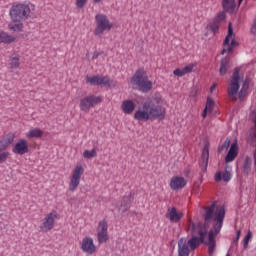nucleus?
Instances as JSON below:
<instances>
[{
  "mask_svg": "<svg viewBox=\"0 0 256 256\" xmlns=\"http://www.w3.org/2000/svg\"><path fill=\"white\" fill-rule=\"evenodd\" d=\"M206 209V213L203 215L205 223H209V221H214L213 229L208 233L207 237V227L203 223H198L197 225L193 223V221H189L188 231L192 236L190 240L187 241L191 251H195V248L204 243V245L208 246L209 255H213L215 252V235L220 233L223 228V221H225V206L217 205V202L214 201L208 208Z\"/></svg>",
  "mask_w": 256,
  "mask_h": 256,
  "instance_id": "nucleus-1",
  "label": "nucleus"
},
{
  "mask_svg": "<svg viewBox=\"0 0 256 256\" xmlns=\"http://www.w3.org/2000/svg\"><path fill=\"white\" fill-rule=\"evenodd\" d=\"M167 111L163 107V98L156 96L144 103H142V107H139L138 110L134 114V119L136 121H163L165 119V115Z\"/></svg>",
  "mask_w": 256,
  "mask_h": 256,
  "instance_id": "nucleus-2",
  "label": "nucleus"
},
{
  "mask_svg": "<svg viewBox=\"0 0 256 256\" xmlns=\"http://www.w3.org/2000/svg\"><path fill=\"white\" fill-rule=\"evenodd\" d=\"M131 83L138 87L142 93H149L153 89V82L149 80L147 71L144 68L138 69L131 78Z\"/></svg>",
  "mask_w": 256,
  "mask_h": 256,
  "instance_id": "nucleus-3",
  "label": "nucleus"
},
{
  "mask_svg": "<svg viewBox=\"0 0 256 256\" xmlns=\"http://www.w3.org/2000/svg\"><path fill=\"white\" fill-rule=\"evenodd\" d=\"M33 4H15L10 9V17L12 21H25L31 15Z\"/></svg>",
  "mask_w": 256,
  "mask_h": 256,
  "instance_id": "nucleus-4",
  "label": "nucleus"
},
{
  "mask_svg": "<svg viewBox=\"0 0 256 256\" xmlns=\"http://www.w3.org/2000/svg\"><path fill=\"white\" fill-rule=\"evenodd\" d=\"M96 21V28L94 30V35L96 37H101L105 31H111L113 29V23L109 21V18H107V15L105 14H97L95 16Z\"/></svg>",
  "mask_w": 256,
  "mask_h": 256,
  "instance_id": "nucleus-5",
  "label": "nucleus"
},
{
  "mask_svg": "<svg viewBox=\"0 0 256 256\" xmlns=\"http://www.w3.org/2000/svg\"><path fill=\"white\" fill-rule=\"evenodd\" d=\"M101 97L90 95L82 98L80 100V111H84L85 113H89L90 109H93L96 105L101 103Z\"/></svg>",
  "mask_w": 256,
  "mask_h": 256,
  "instance_id": "nucleus-6",
  "label": "nucleus"
},
{
  "mask_svg": "<svg viewBox=\"0 0 256 256\" xmlns=\"http://www.w3.org/2000/svg\"><path fill=\"white\" fill-rule=\"evenodd\" d=\"M239 81H241V77L239 76V68H236L232 74L231 81L228 86V95L231 99H234L235 95L239 93Z\"/></svg>",
  "mask_w": 256,
  "mask_h": 256,
  "instance_id": "nucleus-7",
  "label": "nucleus"
},
{
  "mask_svg": "<svg viewBox=\"0 0 256 256\" xmlns=\"http://www.w3.org/2000/svg\"><path fill=\"white\" fill-rule=\"evenodd\" d=\"M59 217V214L57 212H51L47 214L40 224V229L43 231V233H49L55 227V221Z\"/></svg>",
  "mask_w": 256,
  "mask_h": 256,
  "instance_id": "nucleus-8",
  "label": "nucleus"
},
{
  "mask_svg": "<svg viewBox=\"0 0 256 256\" xmlns=\"http://www.w3.org/2000/svg\"><path fill=\"white\" fill-rule=\"evenodd\" d=\"M83 166L77 165L75 169L72 172V176L70 178V183H69V190L70 191H75L79 187V183H81V176L84 173Z\"/></svg>",
  "mask_w": 256,
  "mask_h": 256,
  "instance_id": "nucleus-9",
  "label": "nucleus"
},
{
  "mask_svg": "<svg viewBox=\"0 0 256 256\" xmlns=\"http://www.w3.org/2000/svg\"><path fill=\"white\" fill-rule=\"evenodd\" d=\"M231 37H233V27L230 23L228 26V34L224 40V48L221 52L222 55H225V53H231L233 51V47H237L238 43L235 41V39L231 40Z\"/></svg>",
  "mask_w": 256,
  "mask_h": 256,
  "instance_id": "nucleus-10",
  "label": "nucleus"
},
{
  "mask_svg": "<svg viewBox=\"0 0 256 256\" xmlns=\"http://www.w3.org/2000/svg\"><path fill=\"white\" fill-rule=\"evenodd\" d=\"M86 83L89 85H104L105 87L111 86V80L107 76H86Z\"/></svg>",
  "mask_w": 256,
  "mask_h": 256,
  "instance_id": "nucleus-11",
  "label": "nucleus"
},
{
  "mask_svg": "<svg viewBox=\"0 0 256 256\" xmlns=\"http://www.w3.org/2000/svg\"><path fill=\"white\" fill-rule=\"evenodd\" d=\"M12 152L15 155H25L29 153V144L27 140L20 139L12 148Z\"/></svg>",
  "mask_w": 256,
  "mask_h": 256,
  "instance_id": "nucleus-12",
  "label": "nucleus"
},
{
  "mask_svg": "<svg viewBox=\"0 0 256 256\" xmlns=\"http://www.w3.org/2000/svg\"><path fill=\"white\" fill-rule=\"evenodd\" d=\"M187 185V180L183 176H173L170 180L172 191H181Z\"/></svg>",
  "mask_w": 256,
  "mask_h": 256,
  "instance_id": "nucleus-13",
  "label": "nucleus"
},
{
  "mask_svg": "<svg viewBox=\"0 0 256 256\" xmlns=\"http://www.w3.org/2000/svg\"><path fill=\"white\" fill-rule=\"evenodd\" d=\"M81 249L84 251V253H88V255H93L95 251H97V247L95 246V243L93 242V238L87 236L83 238Z\"/></svg>",
  "mask_w": 256,
  "mask_h": 256,
  "instance_id": "nucleus-14",
  "label": "nucleus"
},
{
  "mask_svg": "<svg viewBox=\"0 0 256 256\" xmlns=\"http://www.w3.org/2000/svg\"><path fill=\"white\" fill-rule=\"evenodd\" d=\"M166 218L171 221V223H179L181 219H183V214L181 212H177V208L172 207L168 208Z\"/></svg>",
  "mask_w": 256,
  "mask_h": 256,
  "instance_id": "nucleus-15",
  "label": "nucleus"
},
{
  "mask_svg": "<svg viewBox=\"0 0 256 256\" xmlns=\"http://www.w3.org/2000/svg\"><path fill=\"white\" fill-rule=\"evenodd\" d=\"M190 253H191V247L189 246L187 239L181 238L178 241V255L189 256Z\"/></svg>",
  "mask_w": 256,
  "mask_h": 256,
  "instance_id": "nucleus-16",
  "label": "nucleus"
},
{
  "mask_svg": "<svg viewBox=\"0 0 256 256\" xmlns=\"http://www.w3.org/2000/svg\"><path fill=\"white\" fill-rule=\"evenodd\" d=\"M197 65L196 64H188L186 65L184 68H177L173 71V74L176 76V77H184V75H187L189 73H191L193 71V69H195Z\"/></svg>",
  "mask_w": 256,
  "mask_h": 256,
  "instance_id": "nucleus-17",
  "label": "nucleus"
},
{
  "mask_svg": "<svg viewBox=\"0 0 256 256\" xmlns=\"http://www.w3.org/2000/svg\"><path fill=\"white\" fill-rule=\"evenodd\" d=\"M239 148L237 147V142H234L231 144V147L225 157V162L226 163H231L235 161V158L237 157Z\"/></svg>",
  "mask_w": 256,
  "mask_h": 256,
  "instance_id": "nucleus-18",
  "label": "nucleus"
},
{
  "mask_svg": "<svg viewBox=\"0 0 256 256\" xmlns=\"http://www.w3.org/2000/svg\"><path fill=\"white\" fill-rule=\"evenodd\" d=\"M199 165L203 172L207 171V165H209V147L207 146H205L202 151V156Z\"/></svg>",
  "mask_w": 256,
  "mask_h": 256,
  "instance_id": "nucleus-19",
  "label": "nucleus"
},
{
  "mask_svg": "<svg viewBox=\"0 0 256 256\" xmlns=\"http://www.w3.org/2000/svg\"><path fill=\"white\" fill-rule=\"evenodd\" d=\"M215 181L219 183V181H224L225 183H229L231 181V172L225 170L224 172H217L215 174Z\"/></svg>",
  "mask_w": 256,
  "mask_h": 256,
  "instance_id": "nucleus-20",
  "label": "nucleus"
},
{
  "mask_svg": "<svg viewBox=\"0 0 256 256\" xmlns=\"http://www.w3.org/2000/svg\"><path fill=\"white\" fill-rule=\"evenodd\" d=\"M122 110L126 115H131L135 111V103L132 100H125L122 102Z\"/></svg>",
  "mask_w": 256,
  "mask_h": 256,
  "instance_id": "nucleus-21",
  "label": "nucleus"
},
{
  "mask_svg": "<svg viewBox=\"0 0 256 256\" xmlns=\"http://www.w3.org/2000/svg\"><path fill=\"white\" fill-rule=\"evenodd\" d=\"M131 194H129L128 196H124L122 198V202L120 207L118 208L119 211H121V213H127V211H129V207L131 205Z\"/></svg>",
  "mask_w": 256,
  "mask_h": 256,
  "instance_id": "nucleus-22",
  "label": "nucleus"
},
{
  "mask_svg": "<svg viewBox=\"0 0 256 256\" xmlns=\"http://www.w3.org/2000/svg\"><path fill=\"white\" fill-rule=\"evenodd\" d=\"M222 7L227 13H235V0H222Z\"/></svg>",
  "mask_w": 256,
  "mask_h": 256,
  "instance_id": "nucleus-23",
  "label": "nucleus"
},
{
  "mask_svg": "<svg viewBox=\"0 0 256 256\" xmlns=\"http://www.w3.org/2000/svg\"><path fill=\"white\" fill-rule=\"evenodd\" d=\"M23 20H12V22L9 24V29H11V31H23Z\"/></svg>",
  "mask_w": 256,
  "mask_h": 256,
  "instance_id": "nucleus-24",
  "label": "nucleus"
},
{
  "mask_svg": "<svg viewBox=\"0 0 256 256\" xmlns=\"http://www.w3.org/2000/svg\"><path fill=\"white\" fill-rule=\"evenodd\" d=\"M42 136H43V131H41V129H39V128L30 129L26 133V137H28L29 139L39 138Z\"/></svg>",
  "mask_w": 256,
  "mask_h": 256,
  "instance_id": "nucleus-25",
  "label": "nucleus"
},
{
  "mask_svg": "<svg viewBox=\"0 0 256 256\" xmlns=\"http://www.w3.org/2000/svg\"><path fill=\"white\" fill-rule=\"evenodd\" d=\"M10 69H19V54H13L9 60Z\"/></svg>",
  "mask_w": 256,
  "mask_h": 256,
  "instance_id": "nucleus-26",
  "label": "nucleus"
},
{
  "mask_svg": "<svg viewBox=\"0 0 256 256\" xmlns=\"http://www.w3.org/2000/svg\"><path fill=\"white\" fill-rule=\"evenodd\" d=\"M13 141H15V134L8 133L3 137L2 145H3V147H9V145H11V143H13Z\"/></svg>",
  "mask_w": 256,
  "mask_h": 256,
  "instance_id": "nucleus-27",
  "label": "nucleus"
},
{
  "mask_svg": "<svg viewBox=\"0 0 256 256\" xmlns=\"http://www.w3.org/2000/svg\"><path fill=\"white\" fill-rule=\"evenodd\" d=\"M228 69H229V58L228 57L222 58L220 70H219L220 75H225V73H227Z\"/></svg>",
  "mask_w": 256,
  "mask_h": 256,
  "instance_id": "nucleus-28",
  "label": "nucleus"
},
{
  "mask_svg": "<svg viewBox=\"0 0 256 256\" xmlns=\"http://www.w3.org/2000/svg\"><path fill=\"white\" fill-rule=\"evenodd\" d=\"M15 39H17V37H15L11 34H7L5 32L1 33V43L10 44V43H13L15 41Z\"/></svg>",
  "mask_w": 256,
  "mask_h": 256,
  "instance_id": "nucleus-29",
  "label": "nucleus"
},
{
  "mask_svg": "<svg viewBox=\"0 0 256 256\" xmlns=\"http://www.w3.org/2000/svg\"><path fill=\"white\" fill-rule=\"evenodd\" d=\"M109 225L107 224V220L103 219L99 222L97 233H108Z\"/></svg>",
  "mask_w": 256,
  "mask_h": 256,
  "instance_id": "nucleus-30",
  "label": "nucleus"
},
{
  "mask_svg": "<svg viewBox=\"0 0 256 256\" xmlns=\"http://www.w3.org/2000/svg\"><path fill=\"white\" fill-rule=\"evenodd\" d=\"M98 243H105L109 241V232H97Z\"/></svg>",
  "mask_w": 256,
  "mask_h": 256,
  "instance_id": "nucleus-31",
  "label": "nucleus"
},
{
  "mask_svg": "<svg viewBox=\"0 0 256 256\" xmlns=\"http://www.w3.org/2000/svg\"><path fill=\"white\" fill-rule=\"evenodd\" d=\"M84 159H93V157H97V151L95 149L85 150L83 152Z\"/></svg>",
  "mask_w": 256,
  "mask_h": 256,
  "instance_id": "nucleus-32",
  "label": "nucleus"
},
{
  "mask_svg": "<svg viewBox=\"0 0 256 256\" xmlns=\"http://www.w3.org/2000/svg\"><path fill=\"white\" fill-rule=\"evenodd\" d=\"M208 28L212 33H217L219 31V22H216V20L208 25Z\"/></svg>",
  "mask_w": 256,
  "mask_h": 256,
  "instance_id": "nucleus-33",
  "label": "nucleus"
},
{
  "mask_svg": "<svg viewBox=\"0 0 256 256\" xmlns=\"http://www.w3.org/2000/svg\"><path fill=\"white\" fill-rule=\"evenodd\" d=\"M215 105V102L213 101V99H211L210 97L207 98L206 101V107L205 109L209 111V113H211V111H213V107Z\"/></svg>",
  "mask_w": 256,
  "mask_h": 256,
  "instance_id": "nucleus-34",
  "label": "nucleus"
},
{
  "mask_svg": "<svg viewBox=\"0 0 256 256\" xmlns=\"http://www.w3.org/2000/svg\"><path fill=\"white\" fill-rule=\"evenodd\" d=\"M253 237V233L251 231H248L246 236L244 237V249H247L249 247V240Z\"/></svg>",
  "mask_w": 256,
  "mask_h": 256,
  "instance_id": "nucleus-35",
  "label": "nucleus"
},
{
  "mask_svg": "<svg viewBox=\"0 0 256 256\" xmlns=\"http://www.w3.org/2000/svg\"><path fill=\"white\" fill-rule=\"evenodd\" d=\"M225 17H226L225 12H220V13H218V15L216 16L215 21H216L217 23H221V21H225Z\"/></svg>",
  "mask_w": 256,
  "mask_h": 256,
  "instance_id": "nucleus-36",
  "label": "nucleus"
},
{
  "mask_svg": "<svg viewBox=\"0 0 256 256\" xmlns=\"http://www.w3.org/2000/svg\"><path fill=\"white\" fill-rule=\"evenodd\" d=\"M85 5H87V0H76V7H78V9H83Z\"/></svg>",
  "mask_w": 256,
  "mask_h": 256,
  "instance_id": "nucleus-37",
  "label": "nucleus"
},
{
  "mask_svg": "<svg viewBox=\"0 0 256 256\" xmlns=\"http://www.w3.org/2000/svg\"><path fill=\"white\" fill-rule=\"evenodd\" d=\"M240 237H241V230H237L236 238L233 239L232 245H238Z\"/></svg>",
  "mask_w": 256,
  "mask_h": 256,
  "instance_id": "nucleus-38",
  "label": "nucleus"
},
{
  "mask_svg": "<svg viewBox=\"0 0 256 256\" xmlns=\"http://www.w3.org/2000/svg\"><path fill=\"white\" fill-rule=\"evenodd\" d=\"M230 145H231V141H230V140H226V141L222 144V146H221L222 151L228 150Z\"/></svg>",
  "mask_w": 256,
  "mask_h": 256,
  "instance_id": "nucleus-39",
  "label": "nucleus"
},
{
  "mask_svg": "<svg viewBox=\"0 0 256 256\" xmlns=\"http://www.w3.org/2000/svg\"><path fill=\"white\" fill-rule=\"evenodd\" d=\"M239 99H244L245 98V87H243L240 92L238 93Z\"/></svg>",
  "mask_w": 256,
  "mask_h": 256,
  "instance_id": "nucleus-40",
  "label": "nucleus"
},
{
  "mask_svg": "<svg viewBox=\"0 0 256 256\" xmlns=\"http://www.w3.org/2000/svg\"><path fill=\"white\" fill-rule=\"evenodd\" d=\"M251 119L256 124V110L251 113Z\"/></svg>",
  "mask_w": 256,
  "mask_h": 256,
  "instance_id": "nucleus-41",
  "label": "nucleus"
},
{
  "mask_svg": "<svg viewBox=\"0 0 256 256\" xmlns=\"http://www.w3.org/2000/svg\"><path fill=\"white\" fill-rule=\"evenodd\" d=\"M207 113H209V110H207L206 108H204V111L202 113V117L205 119V117H207Z\"/></svg>",
  "mask_w": 256,
  "mask_h": 256,
  "instance_id": "nucleus-42",
  "label": "nucleus"
},
{
  "mask_svg": "<svg viewBox=\"0 0 256 256\" xmlns=\"http://www.w3.org/2000/svg\"><path fill=\"white\" fill-rule=\"evenodd\" d=\"M101 55L99 52L93 54L92 59H97Z\"/></svg>",
  "mask_w": 256,
  "mask_h": 256,
  "instance_id": "nucleus-43",
  "label": "nucleus"
},
{
  "mask_svg": "<svg viewBox=\"0 0 256 256\" xmlns=\"http://www.w3.org/2000/svg\"><path fill=\"white\" fill-rule=\"evenodd\" d=\"M217 89V84H213L210 88V92L213 93V90Z\"/></svg>",
  "mask_w": 256,
  "mask_h": 256,
  "instance_id": "nucleus-44",
  "label": "nucleus"
},
{
  "mask_svg": "<svg viewBox=\"0 0 256 256\" xmlns=\"http://www.w3.org/2000/svg\"><path fill=\"white\" fill-rule=\"evenodd\" d=\"M5 157H6L5 153H2L1 154V159H5Z\"/></svg>",
  "mask_w": 256,
  "mask_h": 256,
  "instance_id": "nucleus-45",
  "label": "nucleus"
},
{
  "mask_svg": "<svg viewBox=\"0 0 256 256\" xmlns=\"http://www.w3.org/2000/svg\"><path fill=\"white\" fill-rule=\"evenodd\" d=\"M94 3H101V0H94Z\"/></svg>",
  "mask_w": 256,
  "mask_h": 256,
  "instance_id": "nucleus-46",
  "label": "nucleus"
},
{
  "mask_svg": "<svg viewBox=\"0 0 256 256\" xmlns=\"http://www.w3.org/2000/svg\"><path fill=\"white\" fill-rule=\"evenodd\" d=\"M239 5H241V3H243V0H238Z\"/></svg>",
  "mask_w": 256,
  "mask_h": 256,
  "instance_id": "nucleus-47",
  "label": "nucleus"
}]
</instances>
